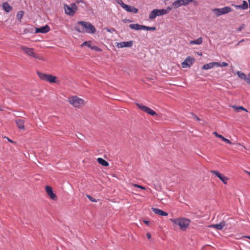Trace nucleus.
I'll return each mask as SVG.
<instances>
[{"mask_svg":"<svg viewBox=\"0 0 250 250\" xmlns=\"http://www.w3.org/2000/svg\"><path fill=\"white\" fill-rule=\"evenodd\" d=\"M75 28L76 31L80 33L93 34L96 32L95 27L91 23L86 21H78Z\"/></svg>","mask_w":250,"mask_h":250,"instance_id":"f257e3e1","label":"nucleus"},{"mask_svg":"<svg viewBox=\"0 0 250 250\" xmlns=\"http://www.w3.org/2000/svg\"><path fill=\"white\" fill-rule=\"evenodd\" d=\"M169 220L173 225H178L182 230H185L188 227L190 222L189 219L185 217L171 218Z\"/></svg>","mask_w":250,"mask_h":250,"instance_id":"f03ea898","label":"nucleus"},{"mask_svg":"<svg viewBox=\"0 0 250 250\" xmlns=\"http://www.w3.org/2000/svg\"><path fill=\"white\" fill-rule=\"evenodd\" d=\"M171 8L170 7H167V9H155L153 10L149 15V19L152 20L158 16H161L167 14Z\"/></svg>","mask_w":250,"mask_h":250,"instance_id":"7ed1b4c3","label":"nucleus"},{"mask_svg":"<svg viewBox=\"0 0 250 250\" xmlns=\"http://www.w3.org/2000/svg\"><path fill=\"white\" fill-rule=\"evenodd\" d=\"M69 104L75 108H80L84 105L85 102L77 96H71L68 98Z\"/></svg>","mask_w":250,"mask_h":250,"instance_id":"20e7f679","label":"nucleus"},{"mask_svg":"<svg viewBox=\"0 0 250 250\" xmlns=\"http://www.w3.org/2000/svg\"><path fill=\"white\" fill-rule=\"evenodd\" d=\"M65 13L67 15L73 16L78 10V7L75 3H71L70 5L64 4Z\"/></svg>","mask_w":250,"mask_h":250,"instance_id":"39448f33","label":"nucleus"},{"mask_svg":"<svg viewBox=\"0 0 250 250\" xmlns=\"http://www.w3.org/2000/svg\"><path fill=\"white\" fill-rule=\"evenodd\" d=\"M21 49L23 51L25 54L30 57H32L35 59H39L41 60H43V58L40 57L38 54H36L34 52V49L30 47H28L25 46H21Z\"/></svg>","mask_w":250,"mask_h":250,"instance_id":"423d86ee","label":"nucleus"},{"mask_svg":"<svg viewBox=\"0 0 250 250\" xmlns=\"http://www.w3.org/2000/svg\"><path fill=\"white\" fill-rule=\"evenodd\" d=\"M37 74L39 78L42 80L47 81L50 83L56 82L57 77L52 75H48L41 72H38Z\"/></svg>","mask_w":250,"mask_h":250,"instance_id":"0eeeda50","label":"nucleus"},{"mask_svg":"<svg viewBox=\"0 0 250 250\" xmlns=\"http://www.w3.org/2000/svg\"><path fill=\"white\" fill-rule=\"evenodd\" d=\"M136 105L137 107L141 109L142 110L144 111V112L147 113L148 114H150L152 116H155L157 115V113L152 109L150 108L149 107L145 106L143 104H136Z\"/></svg>","mask_w":250,"mask_h":250,"instance_id":"6e6552de","label":"nucleus"},{"mask_svg":"<svg viewBox=\"0 0 250 250\" xmlns=\"http://www.w3.org/2000/svg\"><path fill=\"white\" fill-rule=\"evenodd\" d=\"M211 173L218 177L224 184H227L229 178L217 170H211Z\"/></svg>","mask_w":250,"mask_h":250,"instance_id":"1a4fd4ad","label":"nucleus"},{"mask_svg":"<svg viewBox=\"0 0 250 250\" xmlns=\"http://www.w3.org/2000/svg\"><path fill=\"white\" fill-rule=\"evenodd\" d=\"M194 61L195 59L194 58L188 56L186 58L183 62H182V67L184 68L190 67L193 64Z\"/></svg>","mask_w":250,"mask_h":250,"instance_id":"9d476101","label":"nucleus"},{"mask_svg":"<svg viewBox=\"0 0 250 250\" xmlns=\"http://www.w3.org/2000/svg\"><path fill=\"white\" fill-rule=\"evenodd\" d=\"M45 191L47 193L48 195L52 200L55 201L57 200V196L55 193H54L52 188L51 187L49 186H46L45 187Z\"/></svg>","mask_w":250,"mask_h":250,"instance_id":"9b49d317","label":"nucleus"},{"mask_svg":"<svg viewBox=\"0 0 250 250\" xmlns=\"http://www.w3.org/2000/svg\"><path fill=\"white\" fill-rule=\"evenodd\" d=\"M133 44V42L132 41H130L128 42H118L117 44V47L118 48H123V47H131Z\"/></svg>","mask_w":250,"mask_h":250,"instance_id":"f8f14e48","label":"nucleus"},{"mask_svg":"<svg viewBox=\"0 0 250 250\" xmlns=\"http://www.w3.org/2000/svg\"><path fill=\"white\" fill-rule=\"evenodd\" d=\"M50 30V27L48 25H45L40 28H36L35 33H41L45 34L48 33Z\"/></svg>","mask_w":250,"mask_h":250,"instance_id":"ddd939ff","label":"nucleus"},{"mask_svg":"<svg viewBox=\"0 0 250 250\" xmlns=\"http://www.w3.org/2000/svg\"><path fill=\"white\" fill-rule=\"evenodd\" d=\"M152 210L153 212L158 215L161 216H166L168 215V213L166 212V211H163V210L156 208H152Z\"/></svg>","mask_w":250,"mask_h":250,"instance_id":"4468645a","label":"nucleus"},{"mask_svg":"<svg viewBox=\"0 0 250 250\" xmlns=\"http://www.w3.org/2000/svg\"><path fill=\"white\" fill-rule=\"evenodd\" d=\"M226 226V223L225 221H222L219 224H213L209 226L210 228H214L217 230H221Z\"/></svg>","mask_w":250,"mask_h":250,"instance_id":"2eb2a0df","label":"nucleus"},{"mask_svg":"<svg viewBox=\"0 0 250 250\" xmlns=\"http://www.w3.org/2000/svg\"><path fill=\"white\" fill-rule=\"evenodd\" d=\"M124 9H125L126 11L132 13H137L138 11V9L134 6L128 5L127 4L125 5Z\"/></svg>","mask_w":250,"mask_h":250,"instance_id":"dca6fc26","label":"nucleus"},{"mask_svg":"<svg viewBox=\"0 0 250 250\" xmlns=\"http://www.w3.org/2000/svg\"><path fill=\"white\" fill-rule=\"evenodd\" d=\"M15 122L19 129L24 130L25 121L23 119H18L16 120Z\"/></svg>","mask_w":250,"mask_h":250,"instance_id":"f3484780","label":"nucleus"},{"mask_svg":"<svg viewBox=\"0 0 250 250\" xmlns=\"http://www.w3.org/2000/svg\"><path fill=\"white\" fill-rule=\"evenodd\" d=\"M237 74L238 76V77L242 80H244L246 81V82L248 83V82L250 81V75H249L250 77H248L245 74H244L243 72L241 71H237Z\"/></svg>","mask_w":250,"mask_h":250,"instance_id":"a211bd4d","label":"nucleus"},{"mask_svg":"<svg viewBox=\"0 0 250 250\" xmlns=\"http://www.w3.org/2000/svg\"><path fill=\"white\" fill-rule=\"evenodd\" d=\"M129 27L131 29L135 30H143L144 25H140L138 23L131 24Z\"/></svg>","mask_w":250,"mask_h":250,"instance_id":"6ab92c4d","label":"nucleus"},{"mask_svg":"<svg viewBox=\"0 0 250 250\" xmlns=\"http://www.w3.org/2000/svg\"><path fill=\"white\" fill-rule=\"evenodd\" d=\"M2 8L7 13L10 12L12 10V7L7 2H4L2 3Z\"/></svg>","mask_w":250,"mask_h":250,"instance_id":"aec40b11","label":"nucleus"},{"mask_svg":"<svg viewBox=\"0 0 250 250\" xmlns=\"http://www.w3.org/2000/svg\"><path fill=\"white\" fill-rule=\"evenodd\" d=\"M203 42V38L202 37H199L197 39L195 40L190 41L189 42L190 44H197L200 45Z\"/></svg>","mask_w":250,"mask_h":250,"instance_id":"412c9836","label":"nucleus"},{"mask_svg":"<svg viewBox=\"0 0 250 250\" xmlns=\"http://www.w3.org/2000/svg\"><path fill=\"white\" fill-rule=\"evenodd\" d=\"M183 5L181 0H176L172 4V7L174 8H177Z\"/></svg>","mask_w":250,"mask_h":250,"instance_id":"4be33fe9","label":"nucleus"},{"mask_svg":"<svg viewBox=\"0 0 250 250\" xmlns=\"http://www.w3.org/2000/svg\"><path fill=\"white\" fill-rule=\"evenodd\" d=\"M223 15L228 14L232 11V9L229 6H226L220 8Z\"/></svg>","mask_w":250,"mask_h":250,"instance_id":"5701e85b","label":"nucleus"},{"mask_svg":"<svg viewBox=\"0 0 250 250\" xmlns=\"http://www.w3.org/2000/svg\"><path fill=\"white\" fill-rule=\"evenodd\" d=\"M97 162L103 166L107 167L109 165L108 163L102 158H98Z\"/></svg>","mask_w":250,"mask_h":250,"instance_id":"b1692460","label":"nucleus"},{"mask_svg":"<svg viewBox=\"0 0 250 250\" xmlns=\"http://www.w3.org/2000/svg\"><path fill=\"white\" fill-rule=\"evenodd\" d=\"M214 66L212 62L204 65L202 67V69L204 70H208L212 68Z\"/></svg>","mask_w":250,"mask_h":250,"instance_id":"393cba45","label":"nucleus"},{"mask_svg":"<svg viewBox=\"0 0 250 250\" xmlns=\"http://www.w3.org/2000/svg\"><path fill=\"white\" fill-rule=\"evenodd\" d=\"M212 11L217 17H219L223 15L220 8H214L212 9Z\"/></svg>","mask_w":250,"mask_h":250,"instance_id":"a878e982","label":"nucleus"},{"mask_svg":"<svg viewBox=\"0 0 250 250\" xmlns=\"http://www.w3.org/2000/svg\"><path fill=\"white\" fill-rule=\"evenodd\" d=\"M24 15V12L23 11H20L17 13V19L18 21H21Z\"/></svg>","mask_w":250,"mask_h":250,"instance_id":"bb28decb","label":"nucleus"},{"mask_svg":"<svg viewBox=\"0 0 250 250\" xmlns=\"http://www.w3.org/2000/svg\"><path fill=\"white\" fill-rule=\"evenodd\" d=\"M84 46H87L92 49H94V47L93 46H91V42L90 41H88V42H87V41H85L84 42H83L82 45H81V46L82 47H83Z\"/></svg>","mask_w":250,"mask_h":250,"instance_id":"cd10ccee","label":"nucleus"},{"mask_svg":"<svg viewBox=\"0 0 250 250\" xmlns=\"http://www.w3.org/2000/svg\"><path fill=\"white\" fill-rule=\"evenodd\" d=\"M143 30H146L148 31H155L156 30L155 27H148L146 25H144Z\"/></svg>","mask_w":250,"mask_h":250,"instance_id":"c85d7f7f","label":"nucleus"},{"mask_svg":"<svg viewBox=\"0 0 250 250\" xmlns=\"http://www.w3.org/2000/svg\"><path fill=\"white\" fill-rule=\"evenodd\" d=\"M219 138H220L223 141H224L225 142H226V143L228 144H231V141L227 139V138H225L224 137H223L222 135H220V136H219Z\"/></svg>","mask_w":250,"mask_h":250,"instance_id":"c756f323","label":"nucleus"},{"mask_svg":"<svg viewBox=\"0 0 250 250\" xmlns=\"http://www.w3.org/2000/svg\"><path fill=\"white\" fill-rule=\"evenodd\" d=\"M241 6L243 10H246L248 8V3L246 1L243 0V4L241 5Z\"/></svg>","mask_w":250,"mask_h":250,"instance_id":"7c9ffc66","label":"nucleus"},{"mask_svg":"<svg viewBox=\"0 0 250 250\" xmlns=\"http://www.w3.org/2000/svg\"><path fill=\"white\" fill-rule=\"evenodd\" d=\"M233 108L235 109V110L237 111H239L240 110H244V111H245L246 112H248V111L245 108H244L243 106H233Z\"/></svg>","mask_w":250,"mask_h":250,"instance_id":"2f4dec72","label":"nucleus"},{"mask_svg":"<svg viewBox=\"0 0 250 250\" xmlns=\"http://www.w3.org/2000/svg\"><path fill=\"white\" fill-rule=\"evenodd\" d=\"M181 1L183 5H186L189 3L193 2V0H181Z\"/></svg>","mask_w":250,"mask_h":250,"instance_id":"473e14b6","label":"nucleus"},{"mask_svg":"<svg viewBox=\"0 0 250 250\" xmlns=\"http://www.w3.org/2000/svg\"><path fill=\"white\" fill-rule=\"evenodd\" d=\"M132 185L133 186H134V187H136V188H140V189H146L145 187H144L143 186H142L141 185H138V184H132Z\"/></svg>","mask_w":250,"mask_h":250,"instance_id":"72a5a7b5","label":"nucleus"},{"mask_svg":"<svg viewBox=\"0 0 250 250\" xmlns=\"http://www.w3.org/2000/svg\"><path fill=\"white\" fill-rule=\"evenodd\" d=\"M86 197L92 202H97V200L89 195H86Z\"/></svg>","mask_w":250,"mask_h":250,"instance_id":"f704fd0d","label":"nucleus"},{"mask_svg":"<svg viewBox=\"0 0 250 250\" xmlns=\"http://www.w3.org/2000/svg\"><path fill=\"white\" fill-rule=\"evenodd\" d=\"M117 2L122 6L123 8L125 7V5H126V4L124 3L122 0H119Z\"/></svg>","mask_w":250,"mask_h":250,"instance_id":"c9c22d12","label":"nucleus"},{"mask_svg":"<svg viewBox=\"0 0 250 250\" xmlns=\"http://www.w3.org/2000/svg\"><path fill=\"white\" fill-rule=\"evenodd\" d=\"M213 66L221 67V62H213Z\"/></svg>","mask_w":250,"mask_h":250,"instance_id":"e433bc0d","label":"nucleus"},{"mask_svg":"<svg viewBox=\"0 0 250 250\" xmlns=\"http://www.w3.org/2000/svg\"><path fill=\"white\" fill-rule=\"evenodd\" d=\"M228 65V63L226 62H222L221 63V67H225Z\"/></svg>","mask_w":250,"mask_h":250,"instance_id":"4c0bfd02","label":"nucleus"},{"mask_svg":"<svg viewBox=\"0 0 250 250\" xmlns=\"http://www.w3.org/2000/svg\"><path fill=\"white\" fill-rule=\"evenodd\" d=\"M236 9H242L241 5H233Z\"/></svg>","mask_w":250,"mask_h":250,"instance_id":"58836bf2","label":"nucleus"},{"mask_svg":"<svg viewBox=\"0 0 250 250\" xmlns=\"http://www.w3.org/2000/svg\"><path fill=\"white\" fill-rule=\"evenodd\" d=\"M244 26V24H242L241 26H240V27L238 29V31H241L243 29Z\"/></svg>","mask_w":250,"mask_h":250,"instance_id":"ea45409f","label":"nucleus"},{"mask_svg":"<svg viewBox=\"0 0 250 250\" xmlns=\"http://www.w3.org/2000/svg\"><path fill=\"white\" fill-rule=\"evenodd\" d=\"M213 134L217 137L219 138V136H220V134H218L216 132H214Z\"/></svg>","mask_w":250,"mask_h":250,"instance_id":"a19ab883","label":"nucleus"},{"mask_svg":"<svg viewBox=\"0 0 250 250\" xmlns=\"http://www.w3.org/2000/svg\"><path fill=\"white\" fill-rule=\"evenodd\" d=\"M147 238L149 239L151 238V234L150 233L148 232L146 234Z\"/></svg>","mask_w":250,"mask_h":250,"instance_id":"79ce46f5","label":"nucleus"},{"mask_svg":"<svg viewBox=\"0 0 250 250\" xmlns=\"http://www.w3.org/2000/svg\"><path fill=\"white\" fill-rule=\"evenodd\" d=\"M106 31H107V32H110V33H111V32H112V31H115V30H114V29H113L111 30V29H109V28H106Z\"/></svg>","mask_w":250,"mask_h":250,"instance_id":"37998d69","label":"nucleus"},{"mask_svg":"<svg viewBox=\"0 0 250 250\" xmlns=\"http://www.w3.org/2000/svg\"><path fill=\"white\" fill-rule=\"evenodd\" d=\"M76 1L78 3L84 2L83 0H76Z\"/></svg>","mask_w":250,"mask_h":250,"instance_id":"c03bdc74","label":"nucleus"},{"mask_svg":"<svg viewBox=\"0 0 250 250\" xmlns=\"http://www.w3.org/2000/svg\"><path fill=\"white\" fill-rule=\"evenodd\" d=\"M193 116V117L197 120V121H199L200 120V119L197 116H196L195 115H192Z\"/></svg>","mask_w":250,"mask_h":250,"instance_id":"a18cd8bd","label":"nucleus"},{"mask_svg":"<svg viewBox=\"0 0 250 250\" xmlns=\"http://www.w3.org/2000/svg\"><path fill=\"white\" fill-rule=\"evenodd\" d=\"M144 222L146 225H148L149 224V221H147V220H144Z\"/></svg>","mask_w":250,"mask_h":250,"instance_id":"49530a36","label":"nucleus"},{"mask_svg":"<svg viewBox=\"0 0 250 250\" xmlns=\"http://www.w3.org/2000/svg\"><path fill=\"white\" fill-rule=\"evenodd\" d=\"M245 172H246L248 175H249V176H250V171H247V170H245Z\"/></svg>","mask_w":250,"mask_h":250,"instance_id":"de8ad7c7","label":"nucleus"},{"mask_svg":"<svg viewBox=\"0 0 250 250\" xmlns=\"http://www.w3.org/2000/svg\"><path fill=\"white\" fill-rule=\"evenodd\" d=\"M244 41V39L242 40L241 41H240V42H238V44H239L241 42H243Z\"/></svg>","mask_w":250,"mask_h":250,"instance_id":"09e8293b","label":"nucleus"},{"mask_svg":"<svg viewBox=\"0 0 250 250\" xmlns=\"http://www.w3.org/2000/svg\"><path fill=\"white\" fill-rule=\"evenodd\" d=\"M244 237L250 240V236H245Z\"/></svg>","mask_w":250,"mask_h":250,"instance_id":"8fccbe9b","label":"nucleus"},{"mask_svg":"<svg viewBox=\"0 0 250 250\" xmlns=\"http://www.w3.org/2000/svg\"><path fill=\"white\" fill-rule=\"evenodd\" d=\"M8 140H9V142H13V141H12V140H11L8 139Z\"/></svg>","mask_w":250,"mask_h":250,"instance_id":"3c124183","label":"nucleus"},{"mask_svg":"<svg viewBox=\"0 0 250 250\" xmlns=\"http://www.w3.org/2000/svg\"><path fill=\"white\" fill-rule=\"evenodd\" d=\"M0 111H2V109L0 107Z\"/></svg>","mask_w":250,"mask_h":250,"instance_id":"603ef678","label":"nucleus"},{"mask_svg":"<svg viewBox=\"0 0 250 250\" xmlns=\"http://www.w3.org/2000/svg\"><path fill=\"white\" fill-rule=\"evenodd\" d=\"M249 3H250V0H248Z\"/></svg>","mask_w":250,"mask_h":250,"instance_id":"864d4df0","label":"nucleus"},{"mask_svg":"<svg viewBox=\"0 0 250 250\" xmlns=\"http://www.w3.org/2000/svg\"><path fill=\"white\" fill-rule=\"evenodd\" d=\"M249 6H250V3H249Z\"/></svg>","mask_w":250,"mask_h":250,"instance_id":"5fc2aeb1","label":"nucleus"}]
</instances>
